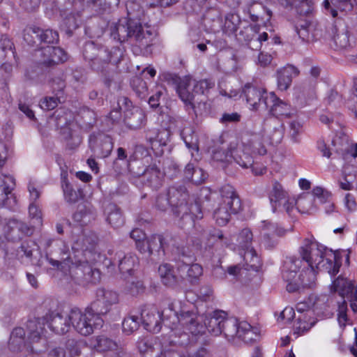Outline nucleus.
<instances>
[{
  "label": "nucleus",
  "mask_w": 357,
  "mask_h": 357,
  "mask_svg": "<svg viewBox=\"0 0 357 357\" xmlns=\"http://www.w3.org/2000/svg\"><path fill=\"white\" fill-rule=\"evenodd\" d=\"M263 224V234L264 233H269L270 236H282L284 234V230L278 227L275 223L264 221Z\"/></svg>",
  "instance_id": "obj_57"
},
{
  "label": "nucleus",
  "mask_w": 357,
  "mask_h": 357,
  "mask_svg": "<svg viewBox=\"0 0 357 357\" xmlns=\"http://www.w3.org/2000/svg\"><path fill=\"white\" fill-rule=\"evenodd\" d=\"M146 115L142 109L139 107H132L131 112H129L123 116L121 123L117 126L125 125L131 130H137L142 128L146 124Z\"/></svg>",
  "instance_id": "obj_22"
},
{
  "label": "nucleus",
  "mask_w": 357,
  "mask_h": 357,
  "mask_svg": "<svg viewBox=\"0 0 357 357\" xmlns=\"http://www.w3.org/2000/svg\"><path fill=\"white\" fill-rule=\"evenodd\" d=\"M264 108H269V113L274 119H287L293 116L295 109L287 102L278 98L274 93H270L263 100Z\"/></svg>",
  "instance_id": "obj_10"
},
{
  "label": "nucleus",
  "mask_w": 357,
  "mask_h": 357,
  "mask_svg": "<svg viewBox=\"0 0 357 357\" xmlns=\"http://www.w3.org/2000/svg\"><path fill=\"white\" fill-rule=\"evenodd\" d=\"M185 178L196 185H199L205 181L208 174L203 169L196 167L195 164L189 162L184 169Z\"/></svg>",
  "instance_id": "obj_33"
},
{
  "label": "nucleus",
  "mask_w": 357,
  "mask_h": 357,
  "mask_svg": "<svg viewBox=\"0 0 357 357\" xmlns=\"http://www.w3.org/2000/svg\"><path fill=\"white\" fill-rule=\"evenodd\" d=\"M202 267L198 264H193L188 268L187 277L191 283L195 282L202 275Z\"/></svg>",
  "instance_id": "obj_58"
},
{
  "label": "nucleus",
  "mask_w": 357,
  "mask_h": 357,
  "mask_svg": "<svg viewBox=\"0 0 357 357\" xmlns=\"http://www.w3.org/2000/svg\"><path fill=\"white\" fill-rule=\"evenodd\" d=\"M222 324L221 334L223 333L229 340L237 338L245 344H252L259 337V333L247 321L238 322L236 318L225 316Z\"/></svg>",
  "instance_id": "obj_5"
},
{
  "label": "nucleus",
  "mask_w": 357,
  "mask_h": 357,
  "mask_svg": "<svg viewBox=\"0 0 357 357\" xmlns=\"http://www.w3.org/2000/svg\"><path fill=\"white\" fill-rule=\"evenodd\" d=\"M268 38V35L266 32L262 33H257V36L253 37L252 40H249L246 43L248 47L252 50H259L261 47L262 43L266 41Z\"/></svg>",
  "instance_id": "obj_54"
},
{
  "label": "nucleus",
  "mask_w": 357,
  "mask_h": 357,
  "mask_svg": "<svg viewBox=\"0 0 357 357\" xmlns=\"http://www.w3.org/2000/svg\"><path fill=\"white\" fill-rule=\"evenodd\" d=\"M10 223L13 224L22 234L26 236H31L35 230L34 226H30L24 222L18 221L15 219L11 220Z\"/></svg>",
  "instance_id": "obj_63"
},
{
  "label": "nucleus",
  "mask_w": 357,
  "mask_h": 357,
  "mask_svg": "<svg viewBox=\"0 0 357 357\" xmlns=\"http://www.w3.org/2000/svg\"><path fill=\"white\" fill-rule=\"evenodd\" d=\"M319 271L307 267L303 269L298 278L287 284V290L290 292L301 291L305 288H311L315 283L316 275Z\"/></svg>",
  "instance_id": "obj_15"
},
{
  "label": "nucleus",
  "mask_w": 357,
  "mask_h": 357,
  "mask_svg": "<svg viewBox=\"0 0 357 357\" xmlns=\"http://www.w3.org/2000/svg\"><path fill=\"white\" fill-rule=\"evenodd\" d=\"M303 260L295 257H290L284 261L283 279L288 283L293 282L296 278L298 271L301 267Z\"/></svg>",
  "instance_id": "obj_30"
},
{
  "label": "nucleus",
  "mask_w": 357,
  "mask_h": 357,
  "mask_svg": "<svg viewBox=\"0 0 357 357\" xmlns=\"http://www.w3.org/2000/svg\"><path fill=\"white\" fill-rule=\"evenodd\" d=\"M119 258V268L122 274L130 275L135 267L138 264L137 257L132 253H129L123 258L121 254H117Z\"/></svg>",
  "instance_id": "obj_38"
},
{
  "label": "nucleus",
  "mask_w": 357,
  "mask_h": 357,
  "mask_svg": "<svg viewBox=\"0 0 357 357\" xmlns=\"http://www.w3.org/2000/svg\"><path fill=\"white\" fill-rule=\"evenodd\" d=\"M295 202V206L302 213H312L315 211L314 207V199L311 195L301 196Z\"/></svg>",
  "instance_id": "obj_44"
},
{
  "label": "nucleus",
  "mask_w": 357,
  "mask_h": 357,
  "mask_svg": "<svg viewBox=\"0 0 357 357\" xmlns=\"http://www.w3.org/2000/svg\"><path fill=\"white\" fill-rule=\"evenodd\" d=\"M30 218L34 220V224L40 226L42 225V212L35 202H31L29 207Z\"/></svg>",
  "instance_id": "obj_62"
},
{
  "label": "nucleus",
  "mask_w": 357,
  "mask_h": 357,
  "mask_svg": "<svg viewBox=\"0 0 357 357\" xmlns=\"http://www.w3.org/2000/svg\"><path fill=\"white\" fill-rule=\"evenodd\" d=\"M62 189L64 199L69 204H75L83 198V191L81 189L75 190L66 178L63 181Z\"/></svg>",
  "instance_id": "obj_37"
},
{
  "label": "nucleus",
  "mask_w": 357,
  "mask_h": 357,
  "mask_svg": "<svg viewBox=\"0 0 357 357\" xmlns=\"http://www.w3.org/2000/svg\"><path fill=\"white\" fill-rule=\"evenodd\" d=\"M264 137L270 144H280L284 137V126L277 119H268L266 121Z\"/></svg>",
  "instance_id": "obj_16"
},
{
  "label": "nucleus",
  "mask_w": 357,
  "mask_h": 357,
  "mask_svg": "<svg viewBox=\"0 0 357 357\" xmlns=\"http://www.w3.org/2000/svg\"><path fill=\"white\" fill-rule=\"evenodd\" d=\"M128 38H133L139 48L146 49L152 44L153 29L147 24L123 17L113 27V38L123 43Z\"/></svg>",
  "instance_id": "obj_3"
},
{
  "label": "nucleus",
  "mask_w": 357,
  "mask_h": 357,
  "mask_svg": "<svg viewBox=\"0 0 357 357\" xmlns=\"http://www.w3.org/2000/svg\"><path fill=\"white\" fill-rule=\"evenodd\" d=\"M302 123L296 120L290 122L289 137L294 143L300 142L299 135L302 132Z\"/></svg>",
  "instance_id": "obj_55"
},
{
  "label": "nucleus",
  "mask_w": 357,
  "mask_h": 357,
  "mask_svg": "<svg viewBox=\"0 0 357 357\" xmlns=\"http://www.w3.org/2000/svg\"><path fill=\"white\" fill-rule=\"evenodd\" d=\"M160 315L165 326L171 328L172 331L176 328L178 314L175 311L172 303H169L167 307L162 310Z\"/></svg>",
  "instance_id": "obj_40"
},
{
  "label": "nucleus",
  "mask_w": 357,
  "mask_h": 357,
  "mask_svg": "<svg viewBox=\"0 0 357 357\" xmlns=\"http://www.w3.org/2000/svg\"><path fill=\"white\" fill-rule=\"evenodd\" d=\"M317 322V319L310 314H302L298 317L294 326V333L298 335L308 331Z\"/></svg>",
  "instance_id": "obj_36"
},
{
  "label": "nucleus",
  "mask_w": 357,
  "mask_h": 357,
  "mask_svg": "<svg viewBox=\"0 0 357 357\" xmlns=\"http://www.w3.org/2000/svg\"><path fill=\"white\" fill-rule=\"evenodd\" d=\"M251 146L243 144L241 146H234L233 160L241 167L245 169L252 167L254 163L253 156L250 154Z\"/></svg>",
  "instance_id": "obj_26"
},
{
  "label": "nucleus",
  "mask_w": 357,
  "mask_h": 357,
  "mask_svg": "<svg viewBox=\"0 0 357 357\" xmlns=\"http://www.w3.org/2000/svg\"><path fill=\"white\" fill-rule=\"evenodd\" d=\"M140 318L132 315L124 319L122 323V328L124 333L129 335L137 331L139 326Z\"/></svg>",
  "instance_id": "obj_48"
},
{
  "label": "nucleus",
  "mask_w": 357,
  "mask_h": 357,
  "mask_svg": "<svg viewBox=\"0 0 357 357\" xmlns=\"http://www.w3.org/2000/svg\"><path fill=\"white\" fill-rule=\"evenodd\" d=\"M14 44L7 35H2L0 38V63L7 57L8 54H11L14 58Z\"/></svg>",
  "instance_id": "obj_43"
},
{
  "label": "nucleus",
  "mask_w": 357,
  "mask_h": 357,
  "mask_svg": "<svg viewBox=\"0 0 357 357\" xmlns=\"http://www.w3.org/2000/svg\"><path fill=\"white\" fill-rule=\"evenodd\" d=\"M138 349L144 357H158L161 352L159 344L150 339L138 342Z\"/></svg>",
  "instance_id": "obj_34"
},
{
  "label": "nucleus",
  "mask_w": 357,
  "mask_h": 357,
  "mask_svg": "<svg viewBox=\"0 0 357 357\" xmlns=\"http://www.w3.org/2000/svg\"><path fill=\"white\" fill-rule=\"evenodd\" d=\"M299 253L309 268L326 271L331 275H336L340 271L341 260L338 255L317 241L305 238Z\"/></svg>",
  "instance_id": "obj_1"
},
{
  "label": "nucleus",
  "mask_w": 357,
  "mask_h": 357,
  "mask_svg": "<svg viewBox=\"0 0 357 357\" xmlns=\"http://www.w3.org/2000/svg\"><path fill=\"white\" fill-rule=\"evenodd\" d=\"M40 29L38 27L30 26L24 30V40L31 46L40 45Z\"/></svg>",
  "instance_id": "obj_45"
},
{
  "label": "nucleus",
  "mask_w": 357,
  "mask_h": 357,
  "mask_svg": "<svg viewBox=\"0 0 357 357\" xmlns=\"http://www.w3.org/2000/svg\"><path fill=\"white\" fill-rule=\"evenodd\" d=\"M356 285L347 279L339 276L333 282L331 291L337 292L341 296H351L355 291Z\"/></svg>",
  "instance_id": "obj_32"
},
{
  "label": "nucleus",
  "mask_w": 357,
  "mask_h": 357,
  "mask_svg": "<svg viewBox=\"0 0 357 357\" xmlns=\"http://www.w3.org/2000/svg\"><path fill=\"white\" fill-rule=\"evenodd\" d=\"M333 40L337 47L341 49L347 47L349 45L348 31L345 30L337 33L334 36Z\"/></svg>",
  "instance_id": "obj_64"
},
{
  "label": "nucleus",
  "mask_w": 357,
  "mask_h": 357,
  "mask_svg": "<svg viewBox=\"0 0 357 357\" xmlns=\"http://www.w3.org/2000/svg\"><path fill=\"white\" fill-rule=\"evenodd\" d=\"M41 48L43 56L41 63L47 67L54 66L67 60V54L63 49L59 47L47 45Z\"/></svg>",
  "instance_id": "obj_19"
},
{
  "label": "nucleus",
  "mask_w": 357,
  "mask_h": 357,
  "mask_svg": "<svg viewBox=\"0 0 357 357\" xmlns=\"http://www.w3.org/2000/svg\"><path fill=\"white\" fill-rule=\"evenodd\" d=\"M246 145L251 146V152L253 154L264 155L267 153L266 149L259 137H256Z\"/></svg>",
  "instance_id": "obj_61"
},
{
  "label": "nucleus",
  "mask_w": 357,
  "mask_h": 357,
  "mask_svg": "<svg viewBox=\"0 0 357 357\" xmlns=\"http://www.w3.org/2000/svg\"><path fill=\"white\" fill-rule=\"evenodd\" d=\"M167 193L175 215L180 216L181 213H186L189 199L186 188L182 185H173L169 188Z\"/></svg>",
  "instance_id": "obj_12"
},
{
  "label": "nucleus",
  "mask_w": 357,
  "mask_h": 357,
  "mask_svg": "<svg viewBox=\"0 0 357 357\" xmlns=\"http://www.w3.org/2000/svg\"><path fill=\"white\" fill-rule=\"evenodd\" d=\"M89 265L90 264L87 261H80L78 264L71 267V273L73 275L75 280H76L78 283H79L80 281H83V277L86 273L84 271L85 268L86 266Z\"/></svg>",
  "instance_id": "obj_56"
},
{
  "label": "nucleus",
  "mask_w": 357,
  "mask_h": 357,
  "mask_svg": "<svg viewBox=\"0 0 357 357\" xmlns=\"http://www.w3.org/2000/svg\"><path fill=\"white\" fill-rule=\"evenodd\" d=\"M132 87L136 94L140 98H144L147 92V86L146 82L139 77H135L132 80Z\"/></svg>",
  "instance_id": "obj_53"
},
{
  "label": "nucleus",
  "mask_w": 357,
  "mask_h": 357,
  "mask_svg": "<svg viewBox=\"0 0 357 357\" xmlns=\"http://www.w3.org/2000/svg\"><path fill=\"white\" fill-rule=\"evenodd\" d=\"M197 237L206 250L218 251L229 245L228 239L223 232L216 228L205 229L202 225H195Z\"/></svg>",
  "instance_id": "obj_8"
},
{
  "label": "nucleus",
  "mask_w": 357,
  "mask_h": 357,
  "mask_svg": "<svg viewBox=\"0 0 357 357\" xmlns=\"http://www.w3.org/2000/svg\"><path fill=\"white\" fill-rule=\"evenodd\" d=\"M299 74V70L289 65L278 71V86L280 90L285 91L290 86L292 79Z\"/></svg>",
  "instance_id": "obj_27"
},
{
  "label": "nucleus",
  "mask_w": 357,
  "mask_h": 357,
  "mask_svg": "<svg viewBox=\"0 0 357 357\" xmlns=\"http://www.w3.org/2000/svg\"><path fill=\"white\" fill-rule=\"evenodd\" d=\"M234 145L230 144L227 151L223 149H216L213 151V159L218 162H229L233 160V151Z\"/></svg>",
  "instance_id": "obj_47"
},
{
  "label": "nucleus",
  "mask_w": 357,
  "mask_h": 357,
  "mask_svg": "<svg viewBox=\"0 0 357 357\" xmlns=\"http://www.w3.org/2000/svg\"><path fill=\"white\" fill-rule=\"evenodd\" d=\"M179 217L183 221L182 226L192 225L195 219H201L203 217L200 205L197 202L190 204L188 203V212L181 213Z\"/></svg>",
  "instance_id": "obj_35"
},
{
  "label": "nucleus",
  "mask_w": 357,
  "mask_h": 357,
  "mask_svg": "<svg viewBox=\"0 0 357 357\" xmlns=\"http://www.w3.org/2000/svg\"><path fill=\"white\" fill-rule=\"evenodd\" d=\"M85 275L83 277V281H80L79 284L82 285H88L90 284H95L99 282L100 274L98 270L93 269L91 265L86 266L85 268Z\"/></svg>",
  "instance_id": "obj_46"
},
{
  "label": "nucleus",
  "mask_w": 357,
  "mask_h": 357,
  "mask_svg": "<svg viewBox=\"0 0 357 357\" xmlns=\"http://www.w3.org/2000/svg\"><path fill=\"white\" fill-rule=\"evenodd\" d=\"M356 0H324L322 6L327 14L333 17H337V10L350 12L353 10Z\"/></svg>",
  "instance_id": "obj_24"
},
{
  "label": "nucleus",
  "mask_w": 357,
  "mask_h": 357,
  "mask_svg": "<svg viewBox=\"0 0 357 357\" xmlns=\"http://www.w3.org/2000/svg\"><path fill=\"white\" fill-rule=\"evenodd\" d=\"M336 152L342 155L343 159L347 160L349 156L355 158L357 157V144L345 143L336 149Z\"/></svg>",
  "instance_id": "obj_49"
},
{
  "label": "nucleus",
  "mask_w": 357,
  "mask_h": 357,
  "mask_svg": "<svg viewBox=\"0 0 357 357\" xmlns=\"http://www.w3.org/2000/svg\"><path fill=\"white\" fill-rule=\"evenodd\" d=\"M243 93L247 102L252 109H258L260 107L264 108L263 100L269 95L264 89L257 88L251 84L245 85Z\"/></svg>",
  "instance_id": "obj_21"
},
{
  "label": "nucleus",
  "mask_w": 357,
  "mask_h": 357,
  "mask_svg": "<svg viewBox=\"0 0 357 357\" xmlns=\"http://www.w3.org/2000/svg\"><path fill=\"white\" fill-rule=\"evenodd\" d=\"M45 324L46 320L45 316L43 317H34L27 321V336L31 342H37L41 339L45 331Z\"/></svg>",
  "instance_id": "obj_25"
},
{
  "label": "nucleus",
  "mask_w": 357,
  "mask_h": 357,
  "mask_svg": "<svg viewBox=\"0 0 357 357\" xmlns=\"http://www.w3.org/2000/svg\"><path fill=\"white\" fill-rule=\"evenodd\" d=\"M83 56L93 70L107 77L110 70L111 52L103 46L98 47L93 42H86L83 48Z\"/></svg>",
  "instance_id": "obj_7"
},
{
  "label": "nucleus",
  "mask_w": 357,
  "mask_h": 357,
  "mask_svg": "<svg viewBox=\"0 0 357 357\" xmlns=\"http://www.w3.org/2000/svg\"><path fill=\"white\" fill-rule=\"evenodd\" d=\"M132 107V102L127 97H119L116 107L113 108V126L116 127L117 124H120L123 116L131 112Z\"/></svg>",
  "instance_id": "obj_31"
},
{
  "label": "nucleus",
  "mask_w": 357,
  "mask_h": 357,
  "mask_svg": "<svg viewBox=\"0 0 357 357\" xmlns=\"http://www.w3.org/2000/svg\"><path fill=\"white\" fill-rule=\"evenodd\" d=\"M269 199L273 211L282 207L289 215H291L296 203L295 199L289 198L287 192L277 181L274 183L273 189L270 192Z\"/></svg>",
  "instance_id": "obj_13"
},
{
  "label": "nucleus",
  "mask_w": 357,
  "mask_h": 357,
  "mask_svg": "<svg viewBox=\"0 0 357 357\" xmlns=\"http://www.w3.org/2000/svg\"><path fill=\"white\" fill-rule=\"evenodd\" d=\"M243 250H245L243 259L247 266L246 269L257 271L261 266V260L255 250L252 247Z\"/></svg>",
  "instance_id": "obj_42"
},
{
  "label": "nucleus",
  "mask_w": 357,
  "mask_h": 357,
  "mask_svg": "<svg viewBox=\"0 0 357 357\" xmlns=\"http://www.w3.org/2000/svg\"><path fill=\"white\" fill-rule=\"evenodd\" d=\"M46 324L52 331L59 335L68 333L72 326L70 311L63 313L57 310H50L45 315Z\"/></svg>",
  "instance_id": "obj_11"
},
{
  "label": "nucleus",
  "mask_w": 357,
  "mask_h": 357,
  "mask_svg": "<svg viewBox=\"0 0 357 357\" xmlns=\"http://www.w3.org/2000/svg\"><path fill=\"white\" fill-rule=\"evenodd\" d=\"M258 33L257 27L256 26H247L243 27L239 32V36L241 40L248 43L249 40H252L253 37L257 36Z\"/></svg>",
  "instance_id": "obj_60"
},
{
  "label": "nucleus",
  "mask_w": 357,
  "mask_h": 357,
  "mask_svg": "<svg viewBox=\"0 0 357 357\" xmlns=\"http://www.w3.org/2000/svg\"><path fill=\"white\" fill-rule=\"evenodd\" d=\"M181 325L187 331H188L192 335H197L199 333H203L204 327L199 324L197 320V314L192 311H182L178 315V320H176V328L174 331H172L173 334L172 336H179L182 338L181 340L174 341L176 344L183 345L188 342V335L185 332L180 333L178 332V325Z\"/></svg>",
  "instance_id": "obj_9"
},
{
  "label": "nucleus",
  "mask_w": 357,
  "mask_h": 357,
  "mask_svg": "<svg viewBox=\"0 0 357 357\" xmlns=\"http://www.w3.org/2000/svg\"><path fill=\"white\" fill-rule=\"evenodd\" d=\"M226 314L223 311H215L206 316L204 319V325L208 331L214 335L221 334L222 323H223Z\"/></svg>",
  "instance_id": "obj_28"
},
{
  "label": "nucleus",
  "mask_w": 357,
  "mask_h": 357,
  "mask_svg": "<svg viewBox=\"0 0 357 357\" xmlns=\"http://www.w3.org/2000/svg\"><path fill=\"white\" fill-rule=\"evenodd\" d=\"M158 273L162 283L170 288H176L182 283L183 278L169 264L164 263L159 266Z\"/></svg>",
  "instance_id": "obj_18"
},
{
  "label": "nucleus",
  "mask_w": 357,
  "mask_h": 357,
  "mask_svg": "<svg viewBox=\"0 0 357 357\" xmlns=\"http://www.w3.org/2000/svg\"><path fill=\"white\" fill-rule=\"evenodd\" d=\"M164 176V173L156 165H150L140 176V181L146 187L158 190L162 185Z\"/></svg>",
  "instance_id": "obj_17"
},
{
  "label": "nucleus",
  "mask_w": 357,
  "mask_h": 357,
  "mask_svg": "<svg viewBox=\"0 0 357 357\" xmlns=\"http://www.w3.org/2000/svg\"><path fill=\"white\" fill-rule=\"evenodd\" d=\"M66 346L71 357H88L86 353H88L89 349L82 342L77 341L75 339H68Z\"/></svg>",
  "instance_id": "obj_39"
},
{
  "label": "nucleus",
  "mask_w": 357,
  "mask_h": 357,
  "mask_svg": "<svg viewBox=\"0 0 357 357\" xmlns=\"http://www.w3.org/2000/svg\"><path fill=\"white\" fill-rule=\"evenodd\" d=\"M98 238L92 231H84L75 241L73 249L81 251L86 255V252L91 254L96 248Z\"/></svg>",
  "instance_id": "obj_23"
},
{
  "label": "nucleus",
  "mask_w": 357,
  "mask_h": 357,
  "mask_svg": "<svg viewBox=\"0 0 357 357\" xmlns=\"http://www.w3.org/2000/svg\"><path fill=\"white\" fill-rule=\"evenodd\" d=\"M7 180L12 181L13 178L0 174V207L9 206L10 199L13 197L7 184Z\"/></svg>",
  "instance_id": "obj_41"
},
{
  "label": "nucleus",
  "mask_w": 357,
  "mask_h": 357,
  "mask_svg": "<svg viewBox=\"0 0 357 357\" xmlns=\"http://www.w3.org/2000/svg\"><path fill=\"white\" fill-rule=\"evenodd\" d=\"M16 257L19 260L23 261L25 259L33 265L41 266L39 246L31 240H26L21 243L16 250Z\"/></svg>",
  "instance_id": "obj_14"
},
{
  "label": "nucleus",
  "mask_w": 357,
  "mask_h": 357,
  "mask_svg": "<svg viewBox=\"0 0 357 357\" xmlns=\"http://www.w3.org/2000/svg\"><path fill=\"white\" fill-rule=\"evenodd\" d=\"M140 315V320L146 331L153 333L160 331L162 317L155 308L145 307L142 310Z\"/></svg>",
  "instance_id": "obj_20"
},
{
  "label": "nucleus",
  "mask_w": 357,
  "mask_h": 357,
  "mask_svg": "<svg viewBox=\"0 0 357 357\" xmlns=\"http://www.w3.org/2000/svg\"><path fill=\"white\" fill-rule=\"evenodd\" d=\"M97 294L98 297H102V299L98 298L93 302L85 309L84 312L77 307L70 310L72 326L82 335H89L95 329L102 327L103 320L100 315L106 314L110 310V304L105 309H99V306L105 303V290L98 289Z\"/></svg>",
  "instance_id": "obj_2"
},
{
  "label": "nucleus",
  "mask_w": 357,
  "mask_h": 357,
  "mask_svg": "<svg viewBox=\"0 0 357 357\" xmlns=\"http://www.w3.org/2000/svg\"><path fill=\"white\" fill-rule=\"evenodd\" d=\"M40 45H42V43L54 44L59 41V34L56 31L40 29Z\"/></svg>",
  "instance_id": "obj_51"
},
{
  "label": "nucleus",
  "mask_w": 357,
  "mask_h": 357,
  "mask_svg": "<svg viewBox=\"0 0 357 357\" xmlns=\"http://www.w3.org/2000/svg\"><path fill=\"white\" fill-rule=\"evenodd\" d=\"M222 202L215 211L213 217L217 224L225 225L230 219L231 213H237L241 208V202L234 188L227 185L220 190Z\"/></svg>",
  "instance_id": "obj_6"
},
{
  "label": "nucleus",
  "mask_w": 357,
  "mask_h": 357,
  "mask_svg": "<svg viewBox=\"0 0 357 357\" xmlns=\"http://www.w3.org/2000/svg\"><path fill=\"white\" fill-rule=\"evenodd\" d=\"M294 26L297 35L303 41L310 42L314 40L313 26L307 20L299 17L294 22Z\"/></svg>",
  "instance_id": "obj_29"
},
{
  "label": "nucleus",
  "mask_w": 357,
  "mask_h": 357,
  "mask_svg": "<svg viewBox=\"0 0 357 357\" xmlns=\"http://www.w3.org/2000/svg\"><path fill=\"white\" fill-rule=\"evenodd\" d=\"M150 245V255H153L155 252L160 251L164 248L163 238L160 235H153L149 238Z\"/></svg>",
  "instance_id": "obj_59"
},
{
  "label": "nucleus",
  "mask_w": 357,
  "mask_h": 357,
  "mask_svg": "<svg viewBox=\"0 0 357 357\" xmlns=\"http://www.w3.org/2000/svg\"><path fill=\"white\" fill-rule=\"evenodd\" d=\"M257 6L261 10V13H255V6H252L249 10L250 17L252 21L258 22L259 20L265 21L269 20L272 13L269 10H266L264 7L261 5H257Z\"/></svg>",
  "instance_id": "obj_52"
},
{
  "label": "nucleus",
  "mask_w": 357,
  "mask_h": 357,
  "mask_svg": "<svg viewBox=\"0 0 357 357\" xmlns=\"http://www.w3.org/2000/svg\"><path fill=\"white\" fill-rule=\"evenodd\" d=\"M253 235L249 229H243L239 233L238 237V243L241 249L249 248L252 247Z\"/></svg>",
  "instance_id": "obj_50"
},
{
  "label": "nucleus",
  "mask_w": 357,
  "mask_h": 357,
  "mask_svg": "<svg viewBox=\"0 0 357 357\" xmlns=\"http://www.w3.org/2000/svg\"><path fill=\"white\" fill-rule=\"evenodd\" d=\"M174 80L176 83V90L181 100L184 102L186 109H192L197 116L195 110L196 104L204 102V100L196 99V95L206 96L210 89L215 86V82L211 79H205L195 81L190 76L178 77L175 76Z\"/></svg>",
  "instance_id": "obj_4"
}]
</instances>
